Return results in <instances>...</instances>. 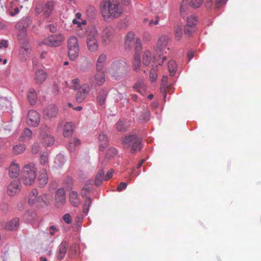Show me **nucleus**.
I'll use <instances>...</instances> for the list:
<instances>
[{
    "instance_id": "22",
    "label": "nucleus",
    "mask_w": 261,
    "mask_h": 261,
    "mask_svg": "<svg viewBox=\"0 0 261 261\" xmlns=\"http://www.w3.org/2000/svg\"><path fill=\"white\" fill-rule=\"evenodd\" d=\"M47 74L43 69L37 70L34 74V80L36 84H41L43 83L47 78Z\"/></svg>"
},
{
    "instance_id": "1",
    "label": "nucleus",
    "mask_w": 261,
    "mask_h": 261,
    "mask_svg": "<svg viewBox=\"0 0 261 261\" xmlns=\"http://www.w3.org/2000/svg\"><path fill=\"white\" fill-rule=\"evenodd\" d=\"M99 7L102 17L107 22L119 17L123 13L119 0H101Z\"/></svg>"
},
{
    "instance_id": "45",
    "label": "nucleus",
    "mask_w": 261,
    "mask_h": 261,
    "mask_svg": "<svg viewBox=\"0 0 261 261\" xmlns=\"http://www.w3.org/2000/svg\"><path fill=\"white\" fill-rule=\"evenodd\" d=\"M80 144V141L79 139L74 138L70 142L69 144V149L70 152L73 151L75 147L79 146Z\"/></svg>"
},
{
    "instance_id": "11",
    "label": "nucleus",
    "mask_w": 261,
    "mask_h": 261,
    "mask_svg": "<svg viewBox=\"0 0 261 261\" xmlns=\"http://www.w3.org/2000/svg\"><path fill=\"white\" fill-rule=\"evenodd\" d=\"M114 34L115 30L112 26L106 27L101 33L102 42L106 44L110 43L113 39Z\"/></svg>"
},
{
    "instance_id": "33",
    "label": "nucleus",
    "mask_w": 261,
    "mask_h": 261,
    "mask_svg": "<svg viewBox=\"0 0 261 261\" xmlns=\"http://www.w3.org/2000/svg\"><path fill=\"white\" fill-rule=\"evenodd\" d=\"M88 49L91 52H95L98 48V40H86Z\"/></svg>"
},
{
    "instance_id": "37",
    "label": "nucleus",
    "mask_w": 261,
    "mask_h": 261,
    "mask_svg": "<svg viewBox=\"0 0 261 261\" xmlns=\"http://www.w3.org/2000/svg\"><path fill=\"white\" fill-rule=\"evenodd\" d=\"M105 180V172L102 169L99 170L95 178V185L98 186Z\"/></svg>"
},
{
    "instance_id": "19",
    "label": "nucleus",
    "mask_w": 261,
    "mask_h": 261,
    "mask_svg": "<svg viewBox=\"0 0 261 261\" xmlns=\"http://www.w3.org/2000/svg\"><path fill=\"white\" fill-rule=\"evenodd\" d=\"M68 246V244L66 241H63L60 244L56 252V257L58 259L61 260L63 259L67 252Z\"/></svg>"
},
{
    "instance_id": "35",
    "label": "nucleus",
    "mask_w": 261,
    "mask_h": 261,
    "mask_svg": "<svg viewBox=\"0 0 261 261\" xmlns=\"http://www.w3.org/2000/svg\"><path fill=\"white\" fill-rule=\"evenodd\" d=\"M28 98L29 101L31 105H33L36 103L37 100V96L34 89H29L28 93Z\"/></svg>"
},
{
    "instance_id": "26",
    "label": "nucleus",
    "mask_w": 261,
    "mask_h": 261,
    "mask_svg": "<svg viewBox=\"0 0 261 261\" xmlns=\"http://www.w3.org/2000/svg\"><path fill=\"white\" fill-rule=\"evenodd\" d=\"M169 40V37L168 36L162 35L160 37L156 44L158 48L160 50L165 49L167 46Z\"/></svg>"
},
{
    "instance_id": "7",
    "label": "nucleus",
    "mask_w": 261,
    "mask_h": 261,
    "mask_svg": "<svg viewBox=\"0 0 261 261\" xmlns=\"http://www.w3.org/2000/svg\"><path fill=\"white\" fill-rule=\"evenodd\" d=\"M31 23V19L26 17L22 18L16 24L15 29L17 30L18 39L19 42L26 40L27 28L30 25Z\"/></svg>"
},
{
    "instance_id": "34",
    "label": "nucleus",
    "mask_w": 261,
    "mask_h": 261,
    "mask_svg": "<svg viewBox=\"0 0 261 261\" xmlns=\"http://www.w3.org/2000/svg\"><path fill=\"white\" fill-rule=\"evenodd\" d=\"M108 93V91L106 89H102L99 91L97 100L100 105L105 104Z\"/></svg>"
},
{
    "instance_id": "21",
    "label": "nucleus",
    "mask_w": 261,
    "mask_h": 261,
    "mask_svg": "<svg viewBox=\"0 0 261 261\" xmlns=\"http://www.w3.org/2000/svg\"><path fill=\"white\" fill-rule=\"evenodd\" d=\"M132 68L134 71L138 72L142 70V64L140 60V55L138 53H136L134 55L132 61Z\"/></svg>"
},
{
    "instance_id": "5",
    "label": "nucleus",
    "mask_w": 261,
    "mask_h": 261,
    "mask_svg": "<svg viewBox=\"0 0 261 261\" xmlns=\"http://www.w3.org/2000/svg\"><path fill=\"white\" fill-rule=\"evenodd\" d=\"M124 46L125 49L128 50H130L134 47L137 51H140L142 48L141 40L139 38H135L133 32H129L127 34Z\"/></svg>"
},
{
    "instance_id": "44",
    "label": "nucleus",
    "mask_w": 261,
    "mask_h": 261,
    "mask_svg": "<svg viewBox=\"0 0 261 261\" xmlns=\"http://www.w3.org/2000/svg\"><path fill=\"white\" fill-rule=\"evenodd\" d=\"M196 31L195 27H191L189 24H186L184 27V32L186 36H191Z\"/></svg>"
},
{
    "instance_id": "4",
    "label": "nucleus",
    "mask_w": 261,
    "mask_h": 261,
    "mask_svg": "<svg viewBox=\"0 0 261 261\" xmlns=\"http://www.w3.org/2000/svg\"><path fill=\"white\" fill-rule=\"evenodd\" d=\"M37 169L34 164L29 163L23 168L22 179L27 186L32 185L36 178Z\"/></svg>"
},
{
    "instance_id": "13",
    "label": "nucleus",
    "mask_w": 261,
    "mask_h": 261,
    "mask_svg": "<svg viewBox=\"0 0 261 261\" xmlns=\"http://www.w3.org/2000/svg\"><path fill=\"white\" fill-rule=\"evenodd\" d=\"M19 42L22 45L19 50L20 58L22 61H24L29 58L31 51L30 46L27 40L21 41Z\"/></svg>"
},
{
    "instance_id": "47",
    "label": "nucleus",
    "mask_w": 261,
    "mask_h": 261,
    "mask_svg": "<svg viewBox=\"0 0 261 261\" xmlns=\"http://www.w3.org/2000/svg\"><path fill=\"white\" fill-rule=\"evenodd\" d=\"M91 203V199L90 197H87L85 200L83 208V211L85 214H87L89 211V207Z\"/></svg>"
},
{
    "instance_id": "51",
    "label": "nucleus",
    "mask_w": 261,
    "mask_h": 261,
    "mask_svg": "<svg viewBox=\"0 0 261 261\" xmlns=\"http://www.w3.org/2000/svg\"><path fill=\"white\" fill-rule=\"evenodd\" d=\"M149 78L151 82H154L156 80L157 73L156 68H153L150 70Z\"/></svg>"
},
{
    "instance_id": "59",
    "label": "nucleus",
    "mask_w": 261,
    "mask_h": 261,
    "mask_svg": "<svg viewBox=\"0 0 261 261\" xmlns=\"http://www.w3.org/2000/svg\"><path fill=\"white\" fill-rule=\"evenodd\" d=\"M80 86V80L78 79H74L72 81L71 87L74 90L77 89Z\"/></svg>"
},
{
    "instance_id": "27",
    "label": "nucleus",
    "mask_w": 261,
    "mask_h": 261,
    "mask_svg": "<svg viewBox=\"0 0 261 261\" xmlns=\"http://www.w3.org/2000/svg\"><path fill=\"white\" fill-rule=\"evenodd\" d=\"M142 58L143 65L148 66L149 65L152 59L151 51L149 49H145L143 53Z\"/></svg>"
},
{
    "instance_id": "18",
    "label": "nucleus",
    "mask_w": 261,
    "mask_h": 261,
    "mask_svg": "<svg viewBox=\"0 0 261 261\" xmlns=\"http://www.w3.org/2000/svg\"><path fill=\"white\" fill-rule=\"evenodd\" d=\"M58 111L56 106L53 105H49L43 110L44 116L46 119L55 117L57 114Z\"/></svg>"
},
{
    "instance_id": "29",
    "label": "nucleus",
    "mask_w": 261,
    "mask_h": 261,
    "mask_svg": "<svg viewBox=\"0 0 261 261\" xmlns=\"http://www.w3.org/2000/svg\"><path fill=\"white\" fill-rule=\"evenodd\" d=\"M95 80L96 82L97 85L101 86L105 82V75L104 71L102 70H96V73L95 75Z\"/></svg>"
},
{
    "instance_id": "64",
    "label": "nucleus",
    "mask_w": 261,
    "mask_h": 261,
    "mask_svg": "<svg viewBox=\"0 0 261 261\" xmlns=\"http://www.w3.org/2000/svg\"><path fill=\"white\" fill-rule=\"evenodd\" d=\"M113 173V169H110L107 172L106 175H105V180H108L109 179H110L112 177Z\"/></svg>"
},
{
    "instance_id": "58",
    "label": "nucleus",
    "mask_w": 261,
    "mask_h": 261,
    "mask_svg": "<svg viewBox=\"0 0 261 261\" xmlns=\"http://www.w3.org/2000/svg\"><path fill=\"white\" fill-rule=\"evenodd\" d=\"M160 17L159 15H155L154 19H151L149 22V25H158L159 23Z\"/></svg>"
},
{
    "instance_id": "30",
    "label": "nucleus",
    "mask_w": 261,
    "mask_h": 261,
    "mask_svg": "<svg viewBox=\"0 0 261 261\" xmlns=\"http://www.w3.org/2000/svg\"><path fill=\"white\" fill-rule=\"evenodd\" d=\"M19 255L18 253L6 252L3 256V261H18Z\"/></svg>"
},
{
    "instance_id": "2",
    "label": "nucleus",
    "mask_w": 261,
    "mask_h": 261,
    "mask_svg": "<svg viewBox=\"0 0 261 261\" xmlns=\"http://www.w3.org/2000/svg\"><path fill=\"white\" fill-rule=\"evenodd\" d=\"M129 65L124 60L114 61L108 69L109 72L115 80L125 77L129 72Z\"/></svg>"
},
{
    "instance_id": "16",
    "label": "nucleus",
    "mask_w": 261,
    "mask_h": 261,
    "mask_svg": "<svg viewBox=\"0 0 261 261\" xmlns=\"http://www.w3.org/2000/svg\"><path fill=\"white\" fill-rule=\"evenodd\" d=\"M22 8V6L16 0L10 3L7 11L11 16H14L18 13L19 9Z\"/></svg>"
},
{
    "instance_id": "9",
    "label": "nucleus",
    "mask_w": 261,
    "mask_h": 261,
    "mask_svg": "<svg viewBox=\"0 0 261 261\" xmlns=\"http://www.w3.org/2000/svg\"><path fill=\"white\" fill-rule=\"evenodd\" d=\"M55 3L53 1H48L46 3L38 4L36 7V13L38 14L42 13L43 16L48 18L51 14Z\"/></svg>"
},
{
    "instance_id": "15",
    "label": "nucleus",
    "mask_w": 261,
    "mask_h": 261,
    "mask_svg": "<svg viewBox=\"0 0 261 261\" xmlns=\"http://www.w3.org/2000/svg\"><path fill=\"white\" fill-rule=\"evenodd\" d=\"M21 186L18 180L11 182L8 186L7 193L11 196H14L21 190Z\"/></svg>"
},
{
    "instance_id": "52",
    "label": "nucleus",
    "mask_w": 261,
    "mask_h": 261,
    "mask_svg": "<svg viewBox=\"0 0 261 261\" xmlns=\"http://www.w3.org/2000/svg\"><path fill=\"white\" fill-rule=\"evenodd\" d=\"M116 128L120 132H125L126 130V127L124 124V123L121 121H119L116 124Z\"/></svg>"
},
{
    "instance_id": "43",
    "label": "nucleus",
    "mask_w": 261,
    "mask_h": 261,
    "mask_svg": "<svg viewBox=\"0 0 261 261\" xmlns=\"http://www.w3.org/2000/svg\"><path fill=\"white\" fill-rule=\"evenodd\" d=\"M190 8L189 0H182L180 5V13L183 15V13L186 12Z\"/></svg>"
},
{
    "instance_id": "24",
    "label": "nucleus",
    "mask_w": 261,
    "mask_h": 261,
    "mask_svg": "<svg viewBox=\"0 0 261 261\" xmlns=\"http://www.w3.org/2000/svg\"><path fill=\"white\" fill-rule=\"evenodd\" d=\"M38 192L37 189H33L29 193L28 197L29 203L31 205L38 206Z\"/></svg>"
},
{
    "instance_id": "60",
    "label": "nucleus",
    "mask_w": 261,
    "mask_h": 261,
    "mask_svg": "<svg viewBox=\"0 0 261 261\" xmlns=\"http://www.w3.org/2000/svg\"><path fill=\"white\" fill-rule=\"evenodd\" d=\"M63 219L67 224H71L72 222L71 216L69 214H65L63 217Z\"/></svg>"
},
{
    "instance_id": "8",
    "label": "nucleus",
    "mask_w": 261,
    "mask_h": 261,
    "mask_svg": "<svg viewBox=\"0 0 261 261\" xmlns=\"http://www.w3.org/2000/svg\"><path fill=\"white\" fill-rule=\"evenodd\" d=\"M68 55L71 60H74L79 55V45L77 39L74 36H71L67 41Z\"/></svg>"
},
{
    "instance_id": "61",
    "label": "nucleus",
    "mask_w": 261,
    "mask_h": 261,
    "mask_svg": "<svg viewBox=\"0 0 261 261\" xmlns=\"http://www.w3.org/2000/svg\"><path fill=\"white\" fill-rule=\"evenodd\" d=\"M127 187V184L126 182H121L117 188V191L118 192L121 191L122 190L125 189Z\"/></svg>"
},
{
    "instance_id": "32",
    "label": "nucleus",
    "mask_w": 261,
    "mask_h": 261,
    "mask_svg": "<svg viewBox=\"0 0 261 261\" xmlns=\"http://www.w3.org/2000/svg\"><path fill=\"white\" fill-rule=\"evenodd\" d=\"M107 56L105 54H101L98 58L96 62V70H102L105 66Z\"/></svg>"
},
{
    "instance_id": "3",
    "label": "nucleus",
    "mask_w": 261,
    "mask_h": 261,
    "mask_svg": "<svg viewBox=\"0 0 261 261\" xmlns=\"http://www.w3.org/2000/svg\"><path fill=\"white\" fill-rule=\"evenodd\" d=\"M121 142L124 147L131 148L132 153H134L137 151H140L142 148V140L136 135L126 136L122 138Z\"/></svg>"
},
{
    "instance_id": "62",
    "label": "nucleus",
    "mask_w": 261,
    "mask_h": 261,
    "mask_svg": "<svg viewBox=\"0 0 261 261\" xmlns=\"http://www.w3.org/2000/svg\"><path fill=\"white\" fill-rule=\"evenodd\" d=\"M152 37L151 34L149 32H145L143 35V39L146 41H149Z\"/></svg>"
},
{
    "instance_id": "50",
    "label": "nucleus",
    "mask_w": 261,
    "mask_h": 261,
    "mask_svg": "<svg viewBox=\"0 0 261 261\" xmlns=\"http://www.w3.org/2000/svg\"><path fill=\"white\" fill-rule=\"evenodd\" d=\"M48 153L47 152L42 153L40 156V163L43 165H46L48 163Z\"/></svg>"
},
{
    "instance_id": "28",
    "label": "nucleus",
    "mask_w": 261,
    "mask_h": 261,
    "mask_svg": "<svg viewBox=\"0 0 261 261\" xmlns=\"http://www.w3.org/2000/svg\"><path fill=\"white\" fill-rule=\"evenodd\" d=\"M19 226V219L15 218L6 224V228L10 230H16Z\"/></svg>"
},
{
    "instance_id": "38",
    "label": "nucleus",
    "mask_w": 261,
    "mask_h": 261,
    "mask_svg": "<svg viewBox=\"0 0 261 261\" xmlns=\"http://www.w3.org/2000/svg\"><path fill=\"white\" fill-rule=\"evenodd\" d=\"M50 199V197L47 194H42L39 196L38 206H42L43 205H47Z\"/></svg>"
},
{
    "instance_id": "25",
    "label": "nucleus",
    "mask_w": 261,
    "mask_h": 261,
    "mask_svg": "<svg viewBox=\"0 0 261 261\" xmlns=\"http://www.w3.org/2000/svg\"><path fill=\"white\" fill-rule=\"evenodd\" d=\"M134 89L143 95L145 94L146 86L143 80L140 79L133 86Z\"/></svg>"
},
{
    "instance_id": "55",
    "label": "nucleus",
    "mask_w": 261,
    "mask_h": 261,
    "mask_svg": "<svg viewBox=\"0 0 261 261\" xmlns=\"http://www.w3.org/2000/svg\"><path fill=\"white\" fill-rule=\"evenodd\" d=\"M182 29L179 27L176 28L175 29V37L176 40H179L182 37Z\"/></svg>"
},
{
    "instance_id": "36",
    "label": "nucleus",
    "mask_w": 261,
    "mask_h": 261,
    "mask_svg": "<svg viewBox=\"0 0 261 261\" xmlns=\"http://www.w3.org/2000/svg\"><path fill=\"white\" fill-rule=\"evenodd\" d=\"M73 132V125L71 122H67L64 125L63 134L65 137H69L72 135Z\"/></svg>"
},
{
    "instance_id": "20",
    "label": "nucleus",
    "mask_w": 261,
    "mask_h": 261,
    "mask_svg": "<svg viewBox=\"0 0 261 261\" xmlns=\"http://www.w3.org/2000/svg\"><path fill=\"white\" fill-rule=\"evenodd\" d=\"M9 175L11 178L17 177L20 172V166L15 161H13L11 163L9 169Z\"/></svg>"
},
{
    "instance_id": "17",
    "label": "nucleus",
    "mask_w": 261,
    "mask_h": 261,
    "mask_svg": "<svg viewBox=\"0 0 261 261\" xmlns=\"http://www.w3.org/2000/svg\"><path fill=\"white\" fill-rule=\"evenodd\" d=\"M48 180V175L45 169L41 170L37 178V184L40 188L44 187L47 183Z\"/></svg>"
},
{
    "instance_id": "49",
    "label": "nucleus",
    "mask_w": 261,
    "mask_h": 261,
    "mask_svg": "<svg viewBox=\"0 0 261 261\" xmlns=\"http://www.w3.org/2000/svg\"><path fill=\"white\" fill-rule=\"evenodd\" d=\"M79 248V245L77 244L74 243L72 244L69 249V254L70 256H72L76 253L77 250Z\"/></svg>"
},
{
    "instance_id": "23",
    "label": "nucleus",
    "mask_w": 261,
    "mask_h": 261,
    "mask_svg": "<svg viewBox=\"0 0 261 261\" xmlns=\"http://www.w3.org/2000/svg\"><path fill=\"white\" fill-rule=\"evenodd\" d=\"M56 202L58 206L63 205L65 202V191L63 189H59L56 192Z\"/></svg>"
},
{
    "instance_id": "12",
    "label": "nucleus",
    "mask_w": 261,
    "mask_h": 261,
    "mask_svg": "<svg viewBox=\"0 0 261 261\" xmlns=\"http://www.w3.org/2000/svg\"><path fill=\"white\" fill-rule=\"evenodd\" d=\"M40 115L37 111L31 110L28 112L27 121L29 125L37 126L40 122Z\"/></svg>"
},
{
    "instance_id": "42",
    "label": "nucleus",
    "mask_w": 261,
    "mask_h": 261,
    "mask_svg": "<svg viewBox=\"0 0 261 261\" xmlns=\"http://www.w3.org/2000/svg\"><path fill=\"white\" fill-rule=\"evenodd\" d=\"M25 150V147L24 144H19L13 147V152L14 154L17 155L22 153Z\"/></svg>"
},
{
    "instance_id": "10",
    "label": "nucleus",
    "mask_w": 261,
    "mask_h": 261,
    "mask_svg": "<svg viewBox=\"0 0 261 261\" xmlns=\"http://www.w3.org/2000/svg\"><path fill=\"white\" fill-rule=\"evenodd\" d=\"M40 140L44 146L48 147L54 144L55 139L50 135L48 127L44 126L42 127L40 132Z\"/></svg>"
},
{
    "instance_id": "6",
    "label": "nucleus",
    "mask_w": 261,
    "mask_h": 261,
    "mask_svg": "<svg viewBox=\"0 0 261 261\" xmlns=\"http://www.w3.org/2000/svg\"><path fill=\"white\" fill-rule=\"evenodd\" d=\"M64 40L65 37L62 34L57 33L44 38L42 43L50 47H56L61 46Z\"/></svg>"
},
{
    "instance_id": "40",
    "label": "nucleus",
    "mask_w": 261,
    "mask_h": 261,
    "mask_svg": "<svg viewBox=\"0 0 261 261\" xmlns=\"http://www.w3.org/2000/svg\"><path fill=\"white\" fill-rule=\"evenodd\" d=\"M32 135V131L30 129L25 128L23 130V132L21 135V138L20 139V140L24 141L26 140H29L31 138Z\"/></svg>"
},
{
    "instance_id": "48",
    "label": "nucleus",
    "mask_w": 261,
    "mask_h": 261,
    "mask_svg": "<svg viewBox=\"0 0 261 261\" xmlns=\"http://www.w3.org/2000/svg\"><path fill=\"white\" fill-rule=\"evenodd\" d=\"M79 91L87 97L90 91V87L87 84H83L81 87H80Z\"/></svg>"
},
{
    "instance_id": "41",
    "label": "nucleus",
    "mask_w": 261,
    "mask_h": 261,
    "mask_svg": "<svg viewBox=\"0 0 261 261\" xmlns=\"http://www.w3.org/2000/svg\"><path fill=\"white\" fill-rule=\"evenodd\" d=\"M168 70L170 75L174 76L176 69V64L174 60H170L168 62Z\"/></svg>"
},
{
    "instance_id": "56",
    "label": "nucleus",
    "mask_w": 261,
    "mask_h": 261,
    "mask_svg": "<svg viewBox=\"0 0 261 261\" xmlns=\"http://www.w3.org/2000/svg\"><path fill=\"white\" fill-rule=\"evenodd\" d=\"M86 97H87L85 96V95L82 94L81 92H80L78 90L76 95V101H77L78 102H82L85 99Z\"/></svg>"
},
{
    "instance_id": "57",
    "label": "nucleus",
    "mask_w": 261,
    "mask_h": 261,
    "mask_svg": "<svg viewBox=\"0 0 261 261\" xmlns=\"http://www.w3.org/2000/svg\"><path fill=\"white\" fill-rule=\"evenodd\" d=\"M142 119L145 121H147L149 120L150 118V112L147 109L144 110L142 114Z\"/></svg>"
},
{
    "instance_id": "31",
    "label": "nucleus",
    "mask_w": 261,
    "mask_h": 261,
    "mask_svg": "<svg viewBox=\"0 0 261 261\" xmlns=\"http://www.w3.org/2000/svg\"><path fill=\"white\" fill-rule=\"evenodd\" d=\"M98 140L100 142L99 149L101 151H103L108 145V140L107 137L103 133H100L98 136Z\"/></svg>"
},
{
    "instance_id": "46",
    "label": "nucleus",
    "mask_w": 261,
    "mask_h": 261,
    "mask_svg": "<svg viewBox=\"0 0 261 261\" xmlns=\"http://www.w3.org/2000/svg\"><path fill=\"white\" fill-rule=\"evenodd\" d=\"M197 18L194 15H190L187 19V24H189L191 27H195L197 22Z\"/></svg>"
},
{
    "instance_id": "54",
    "label": "nucleus",
    "mask_w": 261,
    "mask_h": 261,
    "mask_svg": "<svg viewBox=\"0 0 261 261\" xmlns=\"http://www.w3.org/2000/svg\"><path fill=\"white\" fill-rule=\"evenodd\" d=\"M117 154V150L114 148H111L108 149L106 154L108 159L113 158Z\"/></svg>"
},
{
    "instance_id": "63",
    "label": "nucleus",
    "mask_w": 261,
    "mask_h": 261,
    "mask_svg": "<svg viewBox=\"0 0 261 261\" xmlns=\"http://www.w3.org/2000/svg\"><path fill=\"white\" fill-rule=\"evenodd\" d=\"M40 146L38 143H35L32 146V152L34 154H36L39 150Z\"/></svg>"
},
{
    "instance_id": "14",
    "label": "nucleus",
    "mask_w": 261,
    "mask_h": 261,
    "mask_svg": "<svg viewBox=\"0 0 261 261\" xmlns=\"http://www.w3.org/2000/svg\"><path fill=\"white\" fill-rule=\"evenodd\" d=\"M86 40H98V32L95 26L89 25L86 30Z\"/></svg>"
},
{
    "instance_id": "53",
    "label": "nucleus",
    "mask_w": 261,
    "mask_h": 261,
    "mask_svg": "<svg viewBox=\"0 0 261 261\" xmlns=\"http://www.w3.org/2000/svg\"><path fill=\"white\" fill-rule=\"evenodd\" d=\"M203 1L204 0H191V6L194 8H198L202 5Z\"/></svg>"
},
{
    "instance_id": "39",
    "label": "nucleus",
    "mask_w": 261,
    "mask_h": 261,
    "mask_svg": "<svg viewBox=\"0 0 261 261\" xmlns=\"http://www.w3.org/2000/svg\"><path fill=\"white\" fill-rule=\"evenodd\" d=\"M70 201L71 204L74 206H77L80 204V200L78 198L77 194L75 191H72L69 195Z\"/></svg>"
}]
</instances>
